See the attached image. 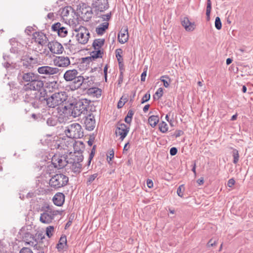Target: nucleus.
Returning <instances> with one entry per match:
<instances>
[{
	"label": "nucleus",
	"mask_w": 253,
	"mask_h": 253,
	"mask_svg": "<svg viewBox=\"0 0 253 253\" xmlns=\"http://www.w3.org/2000/svg\"><path fill=\"white\" fill-rule=\"evenodd\" d=\"M63 78L66 82H73V84L70 85L72 90L78 89L83 84L84 85L88 79V77L80 75L78 70L75 69L67 70L64 74Z\"/></svg>",
	"instance_id": "f257e3e1"
},
{
	"label": "nucleus",
	"mask_w": 253,
	"mask_h": 253,
	"mask_svg": "<svg viewBox=\"0 0 253 253\" xmlns=\"http://www.w3.org/2000/svg\"><path fill=\"white\" fill-rule=\"evenodd\" d=\"M67 99V96L65 92H58L54 93H49L46 100V105L49 108H54L62 104Z\"/></svg>",
	"instance_id": "f03ea898"
},
{
	"label": "nucleus",
	"mask_w": 253,
	"mask_h": 253,
	"mask_svg": "<svg viewBox=\"0 0 253 253\" xmlns=\"http://www.w3.org/2000/svg\"><path fill=\"white\" fill-rule=\"evenodd\" d=\"M64 133L70 138L78 139L84 136L81 126L78 123H73L66 126Z\"/></svg>",
	"instance_id": "7ed1b4c3"
},
{
	"label": "nucleus",
	"mask_w": 253,
	"mask_h": 253,
	"mask_svg": "<svg viewBox=\"0 0 253 253\" xmlns=\"http://www.w3.org/2000/svg\"><path fill=\"white\" fill-rule=\"evenodd\" d=\"M43 81L36 78L31 83H28L24 87V89L26 91L25 98L28 99L29 96L35 95L38 91L43 87Z\"/></svg>",
	"instance_id": "20e7f679"
},
{
	"label": "nucleus",
	"mask_w": 253,
	"mask_h": 253,
	"mask_svg": "<svg viewBox=\"0 0 253 253\" xmlns=\"http://www.w3.org/2000/svg\"><path fill=\"white\" fill-rule=\"evenodd\" d=\"M69 181L68 177L62 173H58L52 176L49 184L55 189H58L65 186Z\"/></svg>",
	"instance_id": "39448f33"
},
{
	"label": "nucleus",
	"mask_w": 253,
	"mask_h": 253,
	"mask_svg": "<svg viewBox=\"0 0 253 253\" xmlns=\"http://www.w3.org/2000/svg\"><path fill=\"white\" fill-rule=\"evenodd\" d=\"M59 213V211L48 206L41 213L40 221L43 223L49 224L54 219L55 216Z\"/></svg>",
	"instance_id": "423d86ee"
},
{
	"label": "nucleus",
	"mask_w": 253,
	"mask_h": 253,
	"mask_svg": "<svg viewBox=\"0 0 253 253\" xmlns=\"http://www.w3.org/2000/svg\"><path fill=\"white\" fill-rule=\"evenodd\" d=\"M76 33V37L78 42L82 44H86L89 38V32L88 30L84 26H80L75 29Z\"/></svg>",
	"instance_id": "0eeeda50"
},
{
	"label": "nucleus",
	"mask_w": 253,
	"mask_h": 253,
	"mask_svg": "<svg viewBox=\"0 0 253 253\" xmlns=\"http://www.w3.org/2000/svg\"><path fill=\"white\" fill-rule=\"evenodd\" d=\"M53 62L55 66L62 68H67L71 64L70 58L66 56H56Z\"/></svg>",
	"instance_id": "6e6552de"
},
{
	"label": "nucleus",
	"mask_w": 253,
	"mask_h": 253,
	"mask_svg": "<svg viewBox=\"0 0 253 253\" xmlns=\"http://www.w3.org/2000/svg\"><path fill=\"white\" fill-rule=\"evenodd\" d=\"M49 95V94H47L46 90L43 87L40 90L38 91L35 95L29 96L28 101H31L33 99H36L40 101L41 103H46V100L47 99Z\"/></svg>",
	"instance_id": "1a4fd4ad"
},
{
	"label": "nucleus",
	"mask_w": 253,
	"mask_h": 253,
	"mask_svg": "<svg viewBox=\"0 0 253 253\" xmlns=\"http://www.w3.org/2000/svg\"><path fill=\"white\" fill-rule=\"evenodd\" d=\"M38 72L40 74L46 76H51L59 73L60 70L57 67L49 66H43L38 68Z\"/></svg>",
	"instance_id": "9d476101"
},
{
	"label": "nucleus",
	"mask_w": 253,
	"mask_h": 253,
	"mask_svg": "<svg viewBox=\"0 0 253 253\" xmlns=\"http://www.w3.org/2000/svg\"><path fill=\"white\" fill-rule=\"evenodd\" d=\"M36 78H39L38 75L32 72L21 73L19 72L17 76V79L21 82L31 83Z\"/></svg>",
	"instance_id": "9b49d317"
},
{
	"label": "nucleus",
	"mask_w": 253,
	"mask_h": 253,
	"mask_svg": "<svg viewBox=\"0 0 253 253\" xmlns=\"http://www.w3.org/2000/svg\"><path fill=\"white\" fill-rule=\"evenodd\" d=\"M47 46L50 52L53 54H61L64 50L62 45L55 41L49 42L47 44Z\"/></svg>",
	"instance_id": "f8f14e48"
},
{
	"label": "nucleus",
	"mask_w": 253,
	"mask_h": 253,
	"mask_svg": "<svg viewBox=\"0 0 253 253\" xmlns=\"http://www.w3.org/2000/svg\"><path fill=\"white\" fill-rule=\"evenodd\" d=\"M129 127L125 124L118 123L117 126L115 133L117 136H120V139L123 140L127 135Z\"/></svg>",
	"instance_id": "ddd939ff"
},
{
	"label": "nucleus",
	"mask_w": 253,
	"mask_h": 253,
	"mask_svg": "<svg viewBox=\"0 0 253 253\" xmlns=\"http://www.w3.org/2000/svg\"><path fill=\"white\" fill-rule=\"evenodd\" d=\"M51 29L53 31L57 33L58 35L61 37H65L68 34L67 29L59 22L53 24Z\"/></svg>",
	"instance_id": "4468645a"
},
{
	"label": "nucleus",
	"mask_w": 253,
	"mask_h": 253,
	"mask_svg": "<svg viewBox=\"0 0 253 253\" xmlns=\"http://www.w3.org/2000/svg\"><path fill=\"white\" fill-rule=\"evenodd\" d=\"M84 125L86 130L89 131L92 130L95 126V121L94 116L90 114L85 118Z\"/></svg>",
	"instance_id": "2eb2a0df"
},
{
	"label": "nucleus",
	"mask_w": 253,
	"mask_h": 253,
	"mask_svg": "<svg viewBox=\"0 0 253 253\" xmlns=\"http://www.w3.org/2000/svg\"><path fill=\"white\" fill-rule=\"evenodd\" d=\"M33 38L35 42L42 46L45 45L47 42L48 40L46 36L42 33H34Z\"/></svg>",
	"instance_id": "dca6fc26"
},
{
	"label": "nucleus",
	"mask_w": 253,
	"mask_h": 253,
	"mask_svg": "<svg viewBox=\"0 0 253 253\" xmlns=\"http://www.w3.org/2000/svg\"><path fill=\"white\" fill-rule=\"evenodd\" d=\"M79 160L80 159H78ZM81 161L78 162H69L67 168H69L72 171L75 173H79L81 171L82 168V164L81 163L83 159H80Z\"/></svg>",
	"instance_id": "f3484780"
},
{
	"label": "nucleus",
	"mask_w": 253,
	"mask_h": 253,
	"mask_svg": "<svg viewBox=\"0 0 253 253\" xmlns=\"http://www.w3.org/2000/svg\"><path fill=\"white\" fill-rule=\"evenodd\" d=\"M39 63V60L37 58L28 56L25 57L23 60V64L26 67L31 69L37 65Z\"/></svg>",
	"instance_id": "a211bd4d"
},
{
	"label": "nucleus",
	"mask_w": 253,
	"mask_h": 253,
	"mask_svg": "<svg viewBox=\"0 0 253 253\" xmlns=\"http://www.w3.org/2000/svg\"><path fill=\"white\" fill-rule=\"evenodd\" d=\"M67 159H51L52 164L54 167L58 169H61L65 167H68L69 161Z\"/></svg>",
	"instance_id": "6ab92c4d"
},
{
	"label": "nucleus",
	"mask_w": 253,
	"mask_h": 253,
	"mask_svg": "<svg viewBox=\"0 0 253 253\" xmlns=\"http://www.w3.org/2000/svg\"><path fill=\"white\" fill-rule=\"evenodd\" d=\"M181 24L187 31H192L195 28L194 22H191L187 17H184L181 19Z\"/></svg>",
	"instance_id": "aec40b11"
},
{
	"label": "nucleus",
	"mask_w": 253,
	"mask_h": 253,
	"mask_svg": "<svg viewBox=\"0 0 253 253\" xmlns=\"http://www.w3.org/2000/svg\"><path fill=\"white\" fill-rule=\"evenodd\" d=\"M94 4L100 11H103L108 8V0H95Z\"/></svg>",
	"instance_id": "412c9836"
},
{
	"label": "nucleus",
	"mask_w": 253,
	"mask_h": 253,
	"mask_svg": "<svg viewBox=\"0 0 253 253\" xmlns=\"http://www.w3.org/2000/svg\"><path fill=\"white\" fill-rule=\"evenodd\" d=\"M54 204L57 206H61L65 201V196L62 193H56L53 198Z\"/></svg>",
	"instance_id": "4be33fe9"
},
{
	"label": "nucleus",
	"mask_w": 253,
	"mask_h": 253,
	"mask_svg": "<svg viewBox=\"0 0 253 253\" xmlns=\"http://www.w3.org/2000/svg\"><path fill=\"white\" fill-rule=\"evenodd\" d=\"M118 41L121 43L126 42L128 39L127 29H122L118 34Z\"/></svg>",
	"instance_id": "5701e85b"
},
{
	"label": "nucleus",
	"mask_w": 253,
	"mask_h": 253,
	"mask_svg": "<svg viewBox=\"0 0 253 253\" xmlns=\"http://www.w3.org/2000/svg\"><path fill=\"white\" fill-rule=\"evenodd\" d=\"M102 90L97 87H90L87 89L86 93L88 95L99 98L101 95Z\"/></svg>",
	"instance_id": "b1692460"
},
{
	"label": "nucleus",
	"mask_w": 253,
	"mask_h": 253,
	"mask_svg": "<svg viewBox=\"0 0 253 253\" xmlns=\"http://www.w3.org/2000/svg\"><path fill=\"white\" fill-rule=\"evenodd\" d=\"M84 111H86L84 106V105H80L79 106H77L74 108L72 114L75 117H76L84 113Z\"/></svg>",
	"instance_id": "393cba45"
},
{
	"label": "nucleus",
	"mask_w": 253,
	"mask_h": 253,
	"mask_svg": "<svg viewBox=\"0 0 253 253\" xmlns=\"http://www.w3.org/2000/svg\"><path fill=\"white\" fill-rule=\"evenodd\" d=\"M105 40L104 39H95L92 43V46L94 50H103L102 46L104 44Z\"/></svg>",
	"instance_id": "a878e982"
},
{
	"label": "nucleus",
	"mask_w": 253,
	"mask_h": 253,
	"mask_svg": "<svg viewBox=\"0 0 253 253\" xmlns=\"http://www.w3.org/2000/svg\"><path fill=\"white\" fill-rule=\"evenodd\" d=\"M109 23L108 22H104L100 24L96 28L95 31L98 35H103L105 31L108 29Z\"/></svg>",
	"instance_id": "bb28decb"
},
{
	"label": "nucleus",
	"mask_w": 253,
	"mask_h": 253,
	"mask_svg": "<svg viewBox=\"0 0 253 253\" xmlns=\"http://www.w3.org/2000/svg\"><path fill=\"white\" fill-rule=\"evenodd\" d=\"M159 121V118L158 116L152 115L149 117L148 122L149 125L153 127H154Z\"/></svg>",
	"instance_id": "cd10ccee"
},
{
	"label": "nucleus",
	"mask_w": 253,
	"mask_h": 253,
	"mask_svg": "<svg viewBox=\"0 0 253 253\" xmlns=\"http://www.w3.org/2000/svg\"><path fill=\"white\" fill-rule=\"evenodd\" d=\"M67 245V239L65 236H61L58 243L57 245V248L58 250H62Z\"/></svg>",
	"instance_id": "c85d7f7f"
},
{
	"label": "nucleus",
	"mask_w": 253,
	"mask_h": 253,
	"mask_svg": "<svg viewBox=\"0 0 253 253\" xmlns=\"http://www.w3.org/2000/svg\"><path fill=\"white\" fill-rule=\"evenodd\" d=\"M103 54V50H94L92 51L90 53L91 58L97 59L98 58H102V55Z\"/></svg>",
	"instance_id": "c756f323"
},
{
	"label": "nucleus",
	"mask_w": 253,
	"mask_h": 253,
	"mask_svg": "<svg viewBox=\"0 0 253 253\" xmlns=\"http://www.w3.org/2000/svg\"><path fill=\"white\" fill-rule=\"evenodd\" d=\"M72 11L73 9L71 6H65L61 10V15L62 17H68Z\"/></svg>",
	"instance_id": "7c9ffc66"
},
{
	"label": "nucleus",
	"mask_w": 253,
	"mask_h": 253,
	"mask_svg": "<svg viewBox=\"0 0 253 253\" xmlns=\"http://www.w3.org/2000/svg\"><path fill=\"white\" fill-rule=\"evenodd\" d=\"M160 80L163 83L166 87H168L170 83V79L168 76H163L160 78Z\"/></svg>",
	"instance_id": "2f4dec72"
},
{
	"label": "nucleus",
	"mask_w": 253,
	"mask_h": 253,
	"mask_svg": "<svg viewBox=\"0 0 253 253\" xmlns=\"http://www.w3.org/2000/svg\"><path fill=\"white\" fill-rule=\"evenodd\" d=\"M211 1L210 0H207V5L206 8V15H207V19L208 21L210 19V13L211 11Z\"/></svg>",
	"instance_id": "473e14b6"
},
{
	"label": "nucleus",
	"mask_w": 253,
	"mask_h": 253,
	"mask_svg": "<svg viewBox=\"0 0 253 253\" xmlns=\"http://www.w3.org/2000/svg\"><path fill=\"white\" fill-rule=\"evenodd\" d=\"M159 129L162 133H166L168 130V126L165 122L159 124Z\"/></svg>",
	"instance_id": "72a5a7b5"
},
{
	"label": "nucleus",
	"mask_w": 253,
	"mask_h": 253,
	"mask_svg": "<svg viewBox=\"0 0 253 253\" xmlns=\"http://www.w3.org/2000/svg\"><path fill=\"white\" fill-rule=\"evenodd\" d=\"M116 56L117 58V60L119 62V64H120L123 62V58L121 54L122 53V50L121 49H117L116 50Z\"/></svg>",
	"instance_id": "f704fd0d"
},
{
	"label": "nucleus",
	"mask_w": 253,
	"mask_h": 253,
	"mask_svg": "<svg viewBox=\"0 0 253 253\" xmlns=\"http://www.w3.org/2000/svg\"><path fill=\"white\" fill-rule=\"evenodd\" d=\"M163 89L162 87H160L158 89L157 91L154 95V98L159 99L163 96Z\"/></svg>",
	"instance_id": "c9c22d12"
},
{
	"label": "nucleus",
	"mask_w": 253,
	"mask_h": 253,
	"mask_svg": "<svg viewBox=\"0 0 253 253\" xmlns=\"http://www.w3.org/2000/svg\"><path fill=\"white\" fill-rule=\"evenodd\" d=\"M54 232V227L52 226H49L46 229V235L48 238H50Z\"/></svg>",
	"instance_id": "e433bc0d"
},
{
	"label": "nucleus",
	"mask_w": 253,
	"mask_h": 253,
	"mask_svg": "<svg viewBox=\"0 0 253 253\" xmlns=\"http://www.w3.org/2000/svg\"><path fill=\"white\" fill-rule=\"evenodd\" d=\"M46 124L49 126H55L56 125L57 121L55 119L50 117L47 119Z\"/></svg>",
	"instance_id": "4c0bfd02"
},
{
	"label": "nucleus",
	"mask_w": 253,
	"mask_h": 253,
	"mask_svg": "<svg viewBox=\"0 0 253 253\" xmlns=\"http://www.w3.org/2000/svg\"><path fill=\"white\" fill-rule=\"evenodd\" d=\"M215 27L218 30H220L221 28V22L219 17H216L215 18Z\"/></svg>",
	"instance_id": "58836bf2"
},
{
	"label": "nucleus",
	"mask_w": 253,
	"mask_h": 253,
	"mask_svg": "<svg viewBox=\"0 0 253 253\" xmlns=\"http://www.w3.org/2000/svg\"><path fill=\"white\" fill-rule=\"evenodd\" d=\"M230 152L232 154L233 158H239L238 151L236 149L231 148Z\"/></svg>",
	"instance_id": "ea45409f"
},
{
	"label": "nucleus",
	"mask_w": 253,
	"mask_h": 253,
	"mask_svg": "<svg viewBox=\"0 0 253 253\" xmlns=\"http://www.w3.org/2000/svg\"><path fill=\"white\" fill-rule=\"evenodd\" d=\"M19 253H33V252L30 248L23 247L21 249Z\"/></svg>",
	"instance_id": "a19ab883"
},
{
	"label": "nucleus",
	"mask_w": 253,
	"mask_h": 253,
	"mask_svg": "<svg viewBox=\"0 0 253 253\" xmlns=\"http://www.w3.org/2000/svg\"><path fill=\"white\" fill-rule=\"evenodd\" d=\"M150 98V94L149 93L145 94L142 98L141 103H144L148 101Z\"/></svg>",
	"instance_id": "79ce46f5"
},
{
	"label": "nucleus",
	"mask_w": 253,
	"mask_h": 253,
	"mask_svg": "<svg viewBox=\"0 0 253 253\" xmlns=\"http://www.w3.org/2000/svg\"><path fill=\"white\" fill-rule=\"evenodd\" d=\"M107 158H114V152L113 149L109 150L107 154Z\"/></svg>",
	"instance_id": "37998d69"
},
{
	"label": "nucleus",
	"mask_w": 253,
	"mask_h": 253,
	"mask_svg": "<svg viewBox=\"0 0 253 253\" xmlns=\"http://www.w3.org/2000/svg\"><path fill=\"white\" fill-rule=\"evenodd\" d=\"M97 176V173H94L93 174L90 175L88 179L87 182L89 183H91L93 180H94V179L96 178Z\"/></svg>",
	"instance_id": "c03bdc74"
},
{
	"label": "nucleus",
	"mask_w": 253,
	"mask_h": 253,
	"mask_svg": "<svg viewBox=\"0 0 253 253\" xmlns=\"http://www.w3.org/2000/svg\"><path fill=\"white\" fill-rule=\"evenodd\" d=\"M111 15V13H107V14L102 15L101 18L103 20L108 21L110 19Z\"/></svg>",
	"instance_id": "a18cd8bd"
},
{
	"label": "nucleus",
	"mask_w": 253,
	"mask_h": 253,
	"mask_svg": "<svg viewBox=\"0 0 253 253\" xmlns=\"http://www.w3.org/2000/svg\"><path fill=\"white\" fill-rule=\"evenodd\" d=\"M177 152V149L175 147H172L170 148L169 153L171 156H174Z\"/></svg>",
	"instance_id": "49530a36"
},
{
	"label": "nucleus",
	"mask_w": 253,
	"mask_h": 253,
	"mask_svg": "<svg viewBox=\"0 0 253 253\" xmlns=\"http://www.w3.org/2000/svg\"><path fill=\"white\" fill-rule=\"evenodd\" d=\"M182 187H183V185H180L178 187V188L177 189V194L180 197H182V196H183V194H182Z\"/></svg>",
	"instance_id": "de8ad7c7"
},
{
	"label": "nucleus",
	"mask_w": 253,
	"mask_h": 253,
	"mask_svg": "<svg viewBox=\"0 0 253 253\" xmlns=\"http://www.w3.org/2000/svg\"><path fill=\"white\" fill-rule=\"evenodd\" d=\"M235 184V180L233 178L230 179L227 182V185L229 187H232Z\"/></svg>",
	"instance_id": "09e8293b"
},
{
	"label": "nucleus",
	"mask_w": 253,
	"mask_h": 253,
	"mask_svg": "<svg viewBox=\"0 0 253 253\" xmlns=\"http://www.w3.org/2000/svg\"><path fill=\"white\" fill-rule=\"evenodd\" d=\"M13 65H11L9 64L8 62L4 64V66L8 70H10L11 69H12L13 67H14Z\"/></svg>",
	"instance_id": "8fccbe9b"
},
{
	"label": "nucleus",
	"mask_w": 253,
	"mask_h": 253,
	"mask_svg": "<svg viewBox=\"0 0 253 253\" xmlns=\"http://www.w3.org/2000/svg\"><path fill=\"white\" fill-rule=\"evenodd\" d=\"M27 244H28L31 246H34L36 249H38V248L39 247V246L37 244H35V243L34 242H32V241H30L29 242H26V243Z\"/></svg>",
	"instance_id": "3c124183"
},
{
	"label": "nucleus",
	"mask_w": 253,
	"mask_h": 253,
	"mask_svg": "<svg viewBox=\"0 0 253 253\" xmlns=\"http://www.w3.org/2000/svg\"><path fill=\"white\" fill-rule=\"evenodd\" d=\"M146 77V71H144L141 74V81L142 82H144L145 81Z\"/></svg>",
	"instance_id": "603ef678"
},
{
	"label": "nucleus",
	"mask_w": 253,
	"mask_h": 253,
	"mask_svg": "<svg viewBox=\"0 0 253 253\" xmlns=\"http://www.w3.org/2000/svg\"><path fill=\"white\" fill-rule=\"evenodd\" d=\"M147 185L149 188H152L153 186V181L150 179L147 180Z\"/></svg>",
	"instance_id": "864d4df0"
},
{
	"label": "nucleus",
	"mask_w": 253,
	"mask_h": 253,
	"mask_svg": "<svg viewBox=\"0 0 253 253\" xmlns=\"http://www.w3.org/2000/svg\"><path fill=\"white\" fill-rule=\"evenodd\" d=\"M54 17V14L52 12L49 13L47 15V18L50 20L53 19Z\"/></svg>",
	"instance_id": "5fc2aeb1"
},
{
	"label": "nucleus",
	"mask_w": 253,
	"mask_h": 253,
	"mask_svg": "<svg viewBox=\"0 0 253 253\" xmlns=\"http://www.w3.org/2000/svg\"><path fill=\"white\" fill-rule=\"evenodd\" d=\"M208 245L209 246H213V245H216V242L215 240L211 239L208 243Z\"/></svg>",
	"instance_id": "6e6d98bb"
},
{
	"label": "nucleus",
	"mask_w": 253,
	"mask_h": 253,
	"mask_svg": "<svg viewBox=\"0 0 253 253\" xmlns=\"http://www.w3.org/2000/svg\"><path fill=\"white\" fill-rule=\"evenodd\" d=\"M32 27H28L26 30H25V32L28 34V35H30V34L31 33V31L32 30Z\"/></svg>",
	"instance_id": "4d7b16f0"
},
{
	"label": "nucleus",
	"mask_w": 253,
	"mask_h": 253,
	"mask_svg": "<svg viewBox=\"0 0 253 253\" xmlns=\"http://www.w3.org/2000/svg\"><path fill=\"white\" fill-rule=\"evenodd\" d=\"M133 114H134L133 111L130 110L128 111V113H127L126 116L128 117H130V118L132 119Z\"/></svg>",
	"instance_id": "13d9d810"
},
{
	"label": "nucleus",
	"mask_w": 253,
	"mask_h": 253,
	"mask_svg": "<svg viewBox=\"0 0 253 253\" xmlns=\"http://www.w3.org/2000/svg\"><path fill=\"white\" fill-rule=\"evenodd\" d=\"M125 122L127 124H130L131 122L132 119L130 117L126 116L125 119Z\"/></svg>",
	"instance_id": "bf43d9fd"
},
{
	"label": "nucleus",
	"mask_w": 253,
	"mask_h": 253,
	"mask_svg": "<svg viewBox=\"0 0 253 253\" xmlns=\"http://www.w3.org/2000/svg\"><path fill=\"white\" fill-rule=\"evenodd\" d=\"M197 183L199 185H202L204 183V178L203 177H201L197 181Z\"/></svg>",
	"instance_id": "052dcab7"
},
{
	"label": "nucleus",
	"mask_w": 253,
	"mask_h": 253,
	"mask_svg": "<svg viewBox=\"0 0 253 253\" xmlns=\"http://www.w3.org/2000/svg\"><path fill=\"white\" fill-rule=\"evenodd\" d=\"M125 103L122 101L121 100H120L118 103V108H121L123 107V106L124 105Z\"/></svg>",
	"instance_id": "680f3d73"
},
{
	"label": "nucleus",
	"mask_w": 253,
	"mask_h": 253,
	"mask_svg": "<svg viewBox=\"0 0 253 253\" xmlns=\"http://www.w3.org/2000/svg\"><path fill=\"white\" fill-rule=\"evenodd\" d=\"M10 43L12 46H15L16 41L15 39H12L10 40Z\"/></svg>",
	"instance_id": "e2e57ef3"
},
{
	"label": "nucleus",
	"mask_w": 253,
	"mask_h": 253,
	"mask_svg": "<svg viewBox=\"0 0 253 253\" xmlns=\"http://www.w3.org/2000/svg\"><path fill=\"white\" fill-rule=\"evenodd\" d=\"M104 73L105 75V78L106 81H107V66H105V67L104 68Z\"/></svg>",
	"instance_id": "0e129e2a"
},
{
	"label": "nucleus",
	"mask_w": 253,
	"mask_h": 253,
	"mask_svg": "<svg viewBox=\"0 0 253 253\" xmlns=\"http://www.w3.org/2000/svg\"><path fill=\"white\" fill-rule=\"evenodd\" d=\"M149 107H150L149 105H148H148H146L143 107V111H144V112H146L148 110V109H149Z\"/></svg>",
	"instance_id": "69168bd1"
},
{
	"label": "nucleus",
	"mask_w": 253,
	"mask_h": 253,
	"mask_svg": "<svg viewBox=\"0 0 253 253\" xmlns=\"http://www.w3.org/2000/svg\"><path fill=\"white\" fill-rule=\"evenodd\" d=\"M94 148L93 147L90 155H89V158H93V157H94Z\"/></svg>",
	"instance_id": "338daca9"
},
{
	"label": "nucleus",
	"mask_w": 253,
	"mask_h": 253,
	"mask_svg": "<svg viewBox=\"0 0 253 253\" xmlns=\"http://www.w3.org/2000/svg\"><path fill=\"white\" fill-rule=\"evenodd\" d=\"M233 60L232 58H228L226 59V64L227 65L230 64L232 62Z\"/></svg>",
	"instance_id": "774afa93"
}]
</instances>
